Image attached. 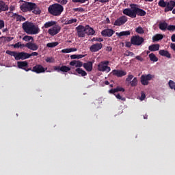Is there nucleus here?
Wrapping results in <instances>:
<instances>
[{"label":"nucleus","instance_id":"a878e982","mask_svg":"<svg viewBox=\"0 0 175 175\" xmlns=\"http://www.w3.org/2000/svg\"><path fill=\"white\" fill-rule=\"evenodd\" d=\"M17 65H18V68H19V69H24L25 68H27L28 66V62H27V61L18 62Z\"/></svg>","mask_w":175,"mask_h":175},{"label":"nucleus","instance_id":"37998d69","mask_svg":"<svg viewBox=\"0 0 175 175\" xmlns=\"http://www.w3.org/2000/svg\"><path fill=\"white\" fill-rule=\"evenodd\" d=\"M124 55L125 57H133V55H135V53H133V52H131V51H126L124 53Z\"/></svg>","mask_w":175,"mask_h":175},{"label":"nucleus","instance_id":"a19ab883","mask_svg":"<svg viewBox=\"0 0 175 175\" xmlns=\"http://www.w3.org/2000/svg\"><path fill=\"white\" fill-rule=\"evenodd\" d=\"M61 72H69L70 70V68L66 66H62L60 67Z\"/></svg>","mask_w":175,"mask_h":175},{"label":"nucleus","instance_id":"e433bc0d","mask_svg":"<svg viewBox=\"0 0 175 175\" xmlns=\"http://www.w3.org/2000/svg\"><path fill=\"white\" fill-rule=\"evenodd\" d=\"M129 84H131V87H136L137 85V78L134 77Z\"/></svg>","mask_w":175,"mask_h":175},{"label":"nucleus","instance_id":"de8ad7c7","mask_svg":"<svg viewBox=\"0 0 175 175\" xmlns=\"http://www.w3.org/2000/svg\"><path fill=\"white\" fill-rule=\"evenodd\" d=\"M167 29V31H172V32H174V31H175V25H168Z\"/></svg>","mask_w":175,"mask_h":175},{"label":"nucleus","instance_id":"39448f33","mask_svg":"<svg viewBox=\"0 0 175 175\" xmlns=\"http://www.w3.org/2000/svg\"><path fill=\"white\" fill-rule=\"evenodd\" d=\"M131 8H126L123 10L122 13L125 16H129L131 18H136V13L135 12V4L130 5Z\"/></svg>","mask_w":175,"mask_h":175},{"label":"nucleus","instance_id":"1a4fd4ad","mask_svg":"<svg viewBox=\"0 0 175 175\" xmlns=\"http://www.w3.org/2000/svg\"><path fill=\"white\" fill-rule=\"evenodd\" d=\"M131 42L134 46H140L144 42V38L139 36H135L131 38Z\"/></svg>","mask_w":175,"mask_h":175},{"label":"nucleus","instance_id":"7ed1b4c3","mask_svg":"<svg viewBox=\"0 0 175 175\" xmlns=\"http://www.w3.org/2000/svg\"><path fill=\"white\" fill-rule=\"evenodd\" d=\"M23 30L28 35H38L40 32V29L38 25H35L33 23L25 22L22 25Z\"/></svg>","mask_w":175,"mask_h":175},{"label":"nucleus","instance_id":"aec40b11","mask_svg":"<svg viewBox=\"0 0 175 175\" xmlns=\"http://www.w3.org/2000/svg\"><path fill=\"white\" fill-rule=\"evenodd\" d=\"M86 34H88L89 36H92L95 35V30H94L90 25H86L85 27Z\"/></svg>","mask_w":175,"mask_h":175},{"label":"nucleus","instance_id":"f03ea898","mask_svg":"<svg viewBox=\"0 0 175 175\" xmlns=\"http://www.w3.org/2000/svg\"><path fill=\"white\" fill-rule=\"evenodd\" d=\"M6 54L11 55V57H14L16 61H19V59H28V58H30L32 56L36 57L38 55V52H33L29 54L25 52H16L12 51H6Z\"/></svg>","mask_w":175,"mask_h":175},{"label":"nucleus","instance_id":"680f3d73","mask_svg":"<svg viewBox=\"0 0 175 175\" xmlns=\"http://www.w3.org/2000/svg\"><path fill=\"white\" fill-rule=\"evenodd\" d=\"M71 59H77V55H72L70 56Z\"/></svg>","mask_w":175,"mask_h":175},{"label":"nucleus","instance_id":"c756f323","mask_svg":"<svg viewBox=\"0 0 175 175\" xmlns=\"http://www.w3.org/2000/svg\"><path fill=\"white\" fill-rule=\"evenodd\" d=\"M159 29H161V31H166V29H167V23H161L159 25Z\"/></svg>","mask_w":175,"mask_h":175},{"label":"nucleus","instance_id":"a18cd8bd","mask_svg":"<svg viewBox=\"0 0 175 175\" xmlns=\"http://www.w3.org/2000/svg\"><path fill=\"white\" fill-rule=\"evenodd\" d=\"M55 1L61 5H66L68 3V0H55Z\"/></svg>","mask_w":175,"mask_h":175},{"label":"nucleus","instance_id":"603ef678","mask_svg":"<svg viewBox=\"0 0 175 175\" xmlns=\"http://www.w3.org/2000/svg\"><path fill=\"white\" fill-rule=\"evenodd\" d=\"M62 53H66V54L70 53V48L62 49Z\"/></svg>","mask_w":175,"mask_h":175},{"label":"nucleus","instance_id":"b1692460","mask_svg":"<svg viewBox=\"0 0 175 175\" xmlns=\"http://www.w3.org/2000/svg\"><path fill=\"white\" fill-rule=\"evenodd\" d=\"M159 44H153L148 46V50L150 51H158L159 50Z\"/></svg>","mask_w":175,"mask_h":175},{"label":"nucleus","instance_id":"4be33fe9","mask_svg":"<svg viewBox=\"0 0 175 175\" xmlns=\"http://www.w3.org/2000/svg\"><path fill=\"white\" fill-rule=\"evenodd\" d=\"M70 66H75V68H81L83 66V62L77 60H73L70 62Z\"/></svg>","mask_w":175,"mask_h":175},{"label":"nucleus","instance_id":"6e6d98bb","mask_svg":"<svg viewBox=\"0 0 175 175\" xmlns=\"http://www.w3.org/2000/svg\"><path fill=\"white\" fill-rule=\"evenodd\" d=\"M135 59H137V61H140L141 62H143V61L144 60V59L142 57V56H140V55L136 56V57H135Z\"/></svg>","mask_w":175,"mask_h":175},{"label":"nucleus","instance_id":"c9c22d12","mask_svg":"<svg viewBox=\"0 0 175 175\" xmlns=\"http://www.w3.org/2000/svg\"><path fill=\"white\" fill-rule=\"evenodd\" d=\"M135 32H137V33H139V35H142L144 33V29H143V27L139 26L135 29Z\"/></svg>","mask_w":175,"mask_h":175},{"label":"nucleus","instance_id":"a211bd4d","mask_svg":"<svg viewBox=\"0 0 175 175\" xmlns=\"http://www.w3.org/2000/svg\"><path fill=\"white\" fill-rule=\"evenodd\" d=\"M84 69H85V70L87 72H92V69H93V63L92 62H88L86 63L83 64V66Z\"/></svg>","mask_w":175,"mask_h":175},{"label":"nucleus","instance_id":"c03bdc74","mask_svg":"<svg viewBox=\"0 0 175 175\" xmlns=\"http://www.w3.org/2000/svg\"><path fill=\"white\" fill-rule=\"evenodd\" d=\"M114 95L117 99H119L120 100H122V102H125V100H126V99L124 97L121 96V95L120 94H114Z\"/></svg>","mask_w":175,"mask_h":175},{"label":"nucleus","instance_id":"2f4dec72","mask_svg":"<svg viewBox=\"0 0 175 175\" xmlns=\"http://www.w3.org/2000/svg\"><path fill=\"white\" fill-rule=\"evenodd\" d=\"M74 23H77V18H72V19H68L67 21H65V23H64V25H69L70 24H74Z\"/></svg>","mask_w":175,"mask_h":175},{"label":"nucleus","instance_id":"13d9d810","mask_svg":"<svg viewBox=\"0 0 175 175\" xmlns=\"http://www.w3.org/2000/svg\"><path fill=\"white\" fill-rule=\"evenodd\" d=\"M54 70H57V72H61V67L59 66H55L53 67Z\"/></svg>","mask_w":175,"mask_h":175},{"label":"nucleus","instance_id":"e2e57ef3","mask_svg":"<svg viewBox=\"0 0 175 175\" xmlns=\"http://www.w3.org/2000/svg\"><path fill=\"white\" fill-rule=\"evenodd\" d=\"M70 53L77 51V49H76V48H70Z\"/></svg>","mask_w":175,"mask_h":175},{"label":"nucleus","instance_id":"864d4df0","mask_svg":"<svg viewBox=\"0 0 175 175\" xmlns=\"http://www.w3.org/2000/svg\"><path fill=\"white\" fill-rule=\"evenodd\" d=\"M139 99L140 100H144V99H146V94L144 92H142Z\"/></svg>","mask_w":175,"mask_h":175},{"label":"nucleus","instance_id":"f8f14e48","mask_svg":"<svg viewBox=\"0 0 175 175\" xmlns=\"http://www.w3.org/2000/svg\"><path fill=\"white\" fill-rule=\"evenodd\" d=\"M47 70V68H44L42 65H36L33 68L32 71L36 73H44V72Z\"/></svg>","mask_w":175,"mask_h":175},{"label":"nucleus","instance_id":"58836bf2","mask_svg":"<svg viewBox=\"0 0 175 175\" xmlns=\"http://www.w3.org/2000/svg\"><path fill=\"white\" fill-rule=\"evenodd\" d=\"M56 46H58V42H49L46 44V47L49 48L56 47Z\"/></svg>","mask_w":175,"mask_h":175},{"label":"nucleus","instance_id":"5701e85b","mask_svg":"<svg viewBox=\"0 0 175 175\" xmlns=\"http://www.w3.org/2000/svg\"><path fill=\"white\" fill-rule=\"evenodd\" d=\"M159 54H160L162 57H166V58H172V55H170V53L166 50H160L159 51Z\"/></svg>","mask_w":175,"mask_h":175},{"label":"nucleus","instance_id":"473e14b6","mask_svg":"<svg viewBox=\"0 0 175 175\" xmlns=\"http://www.w3.org/2000/svg\"><path fill=\"white\" fill-rule=\"evenodd\" d=\"M149 58L152 62H157L158 61V57L154 53L149 54Z\"/></svg>","mask_w":175,"mask_h":175},{"label":"nucleus","instance_id":"9b49d317","mask_svg":"<svg viewBox=\"0 0 175 175\" xmlns=\"http://www.w3.org/2000/svg\"><path fill=\"white\" fill-rule=\"evenodd\" d=\"M77 36L79 38H85L87 34V31L85 30V27L83 25H79L76 27Z\"/></svg>","mask_w":175,"mask_h":175},{"label":"nucleus","instance_id":"bb28decb","mask_svg":"<svg viewBox=\"0 0 175 175\" xmlns=\"http://www.w3.org/2000/svg\"><path fill=\"white\" fill-rule=\"evenodd\" d=\"M116 35L117 36H119V38H121V36H128L129 35H131V31H122V32H116Z\"/></svg>","mask_w":175,"mask_h":175},{"label":"nucleus","instance_id":"2eb2a0df","mask_svg":"<svg viewBox=\"0 0 175 175\" xmlns=\"http://www.w3.org/2000/svg\"><path fill=\"white\" fill-rule=\"evenodd\" d=\"M101 35L103 36H108V38H110V36H113V35H114V30L111 29H105L101 32Z\"/></svg>","mask_w":175,"mask_h":175},{"label":"nucleus","instance_id":"ddd939ff","mask_svg":"<svg viewBox=\"0 0 175 175\" xmlns=\"http://www.w3.org/2000/svg\"><path fill=\"white\" fill-rule=\"evenodd\" d=\"M102 47H103V44H102V43H96L92 45L90 50L92 53H96L97 51H99Z\"/></svg>","mask_w":175,"mask_h":175},{"label":"nucleus","instance_id":"69168bd1","mask_svg":"<svg viewBox=\"0 0 175 175\" xmlns=\"http://www.w3.org/2000/svg\"><path fill=\"white\" fill-rule=\"evenodd\" d=\"M107 51H111V50H113V48H111V46H107Z\"/></svg>","mask_w":175,"mask_h":175},{"label":"nucleus","instance_id":"8fccbe9b","mask_svg":"<svg viewBox=\"0 0 175 175\" xmlns=\"http://www.w3.org/2000/svg\"><path fill=\"white\" fill-rule=\"evenodd\" d=\"M45 61H46V62H49V63H53V62H54V58H53V57H46V59H45Z\"/></svg>","mask_w":175,"mask_h":175},{"label":"nucleus","instance_id":"f704fd0d","mask_svg":"<svg viewBox=\"0 0 175 175\" xmlns=\"http://www.w3.org/2000/svg\"><path fill=\"white\" fill-rule=\"evenodd\" d=\"M23 40H24L25 42H31V40L33 42V38L31 36H25L23 38Z\"/></svg>","mask_w":175,"mask_h":175},{"label":"nucleus","instance_id":"09e8293b","mask_svg":"<svg viewBox=\"0 0 175 175\" xmlns=\"http://www.w3.org/2000/svg\"><path fill=\"white\" fill-rule=\"evenodd\" d=\"M92 42H103V38H94Z\"/></svg>","mask_w":175,"mask_h":175},{"label":"nucleus","instance_id":"7c9ffc66","mask_svg":"<svg viewBox=\"0 0 175 175\" xmlns=\"http://www.w3.org/2000/svg\"><path fill=\"white\" fill-rule=\"evenodd\" d=\"M75 71L78 75H81L83 77H84V76H87V72L81 68H77Z\"/></svg>","mask_w":175,"mask_h":175},{"label":"nucleus","instance_id":"9d476101","mask_svg":"<svg viewBox=\"0 0 175 175\" xmlns=\"http://www.w3.org/2000/svg\"><path fill=\"white\" fill-rule=\"evenodd\" d=\"M126 21H128V17L126 16H122L115 21L113 25L116 27H121V25H124Z\"/></svg>","mask_w":175,"mask_h":175},{"label":"nucleus","instance_id":"774afa93","mask_svg":"<svg viewBox=\"0 0 175 175\" xmlns=\"http://www.w3.org/2000/svg\"><path fill=\"white\" fill-rule=\"evenodd\" d=\"M105 84H106V85H109V81H105Z\"/></svg>","mask_w":175,"mask_h":175},{"label":"nucleus","instance_id":"412c9836","mask_svg":"<svg viewBox=\"0 0 175 175\" xmlns=\"http://www.w3.org/2000/svg\"><path fill=\"white\" fill-rule=\"evenodd\" d=\"M135 17L137 14V16H146V11L140 8H138L137 7H136V5H135Z\"/></svg>","mask_w":175,"mask_h":175},{"label":"nucleus","instance_id":"c85d7f7f","mask_svg":"<svg viewBox=\"0 0 175 175\" xmlns=\"http://www.w3.org/2000/svg\"><path fill=\"white\" fill-rule=\"evenodd\" d=\"M163 39V35L162 34H156L152 37L153 42H158L159 40H162Z\"/></svg>","mask_w":175,"mask_h":175},{"label":"nucleus","instance_id":"0eeeda50","mask_svg":"<svg viewBox=\"0 0 175 175\" xmlns=\"http://www.w3.org/2000/svg\"><path fill=\"white\" fill-rule=\"evenodd\" d=\"M59 32H61V26L57 23L48 30V33L51 36H55V35H57Z\"/></svg>","mask_w":175,"mask_h":175},{"label":"nucleus","instance_id":"49530a36","mask_svg":"<svg viewBox=\"0 0 175 175\" xmlns=\"http://www.w3.org/2000/svg\"><path fill=\"white\" fill-rule=\"evenodd\" d=\"M72 2H74L75 3H85V2H87V1L88 0H72Z\"/></svg>","mask_w":175,"mask_h":175},{"label":"nucleus","instance_id":"423d86ee","mask_svg":"<svg viewBox=\"0 0 175 175\" xmlns=\"http://www.w3.org/2000/svg\"><path fill=\"white\" fill-rule=\"evenodd\" d=\"M98 70L99 72H106L109 73L111 70V68L109 67V61L101 62L98 65Z\"/></svg>","mask_w":175,"mask_h":175},{"label":"nucleus","instance_id":"cd10ccee","mask_svg":"<svg viewBox=\"0 0 175 175\" xmlns=\"http://www.w3.org/2000/svg\"><path fill=\"white\" fill-rule=\"evenodd\" d=\"M0 10L6 12V10H9V7H8V5H6L5 2L0 1Z\"/></svg>","mask_w":175,"mask_h":175},{"label":"nucleus","instance_id":"3c124183","mask_svg":"<svg viewBox=\"0 0 175 175\" xmlns=\"http://www.w3.org/2000/svg\"><path fill=\"white\" fill-rule=\"evenodd\" d=\"M2 28H5V21L0 19V29H2Z\"/></svg>","mask_w":175,"mask_h":175},{"label":"nucleus","instance_id":"f257e3e1","mask_svg":"<svg viewBox=\"0 0 175 175\" xmlns=\"http://www.w3.org/2000/svg\"><path fill=\"white\" fill-rule=\"evenodd\" d=\"M20 9L24 13H27V12H32L33 14H40V13H42V11L40 10V8L38 7V5L32 2L23 1L20 6Z\"/></svg>","mask_w":175,"mask_h":175},{"label":"nucleus","instance_id":"6ab92c4d","mask_svg":"<svg viewBox=\"0 0 175 175\" xmlns=\"http://www.w3.org/2000/svg\"><path fill=\"white\" fill-rule=\"evenodd\" d=\"M57 24V22L56 21H48V22H46L44 23V25L42 26V29L44 28L45 29H47V28H50V27H54V25H55Z\"/></svg>","mask_w":175,"mask_h":175},{"label":"nucleus","instance_id":"ea45409f","mask_svg":"<svg viewBox=\"0 0 175 175\" xmlns=\"http://www.w3.org/2000/svg\"><path fill=\"white\" fill-rule=\"evenodd\" d=\"M14 49H20V47H25V44H22L21 42H17L13 45Z\"/></svg>","mask_w":175,"mask_h":175},{"label":"nucleus","instance_id":"393cba45","mask_svg":"<svg viewBox=\"0 0 175 175\" xmlns=\"http://www.w3.org/2000/svg\"><path fill=\"white\" fill-rule=\"evenodd\" d=\"M125 92V89L119 86L115 89H111L109 90L110 94H116V92Z\"/></svg>","mask_w":175,"mask_h":175},{"label":"nucleus","instance_id":"72a5a7b5","mask_svg":"<svg viewBox=\"0 0 175 175\" xmlns=\"http://www.w3.org/2000/svg\"><path fill=\"white\" fill-rule=\"evenodd\" d=\"M14 18L16 20V21H25V18L24 16L18 15V14H15L14 15Z\"/></svg>","mask_w":175,"mask_h":175},{"label":"nucleus","instance_id":"4c0bfd02","mask_svg":"<svg viewBox=\"0 0 175 175\" xmlns=\"http://www.w3.org/2000/svg\"><path fill=\"white\" fill-rule=\"evenodd\" d=\"M167 5V2L165 1V0H160L159 1V6L161 8H166Z\"/></svg>","mask_w":175,"mask_h":175},{"label":"nucleus","instance_id":"bf43d9fd","mask_svg":"<svg viewBox=\"0 0 175 175\" xmlns=\"http://www.w3.org/2000/svg\"><path fill=\"white\" fill-rule=\"evenodd\" d=\"M131 46H132V42H126V47H131Z\"/></svg>","mask_w":175,"mask_h":175},{"label":"nucleus","instance_id":"4468645a","mask_svg":"<svg viewBox=\"0 0 175 175\" xmlns=\"http://www.w3.org/2000/svg\"><path fill=\"white\" fill-rule=\"evenodd\" d=\"M175 7V1L173 0H171L168 2H167V6L165 7L164 11L165 12H172L173 9H174Z\"/></svg>","mask_w":175,"mask_h":175},{"label":"nucleus","instance_id":"dca6fc26","mask_svg":"<svg viewBox=\"0 0 175 175\" xmlns=\"http://www.w3.org/2000/svg\"><path fill=\"white\" fill-rule=\"evenodd\" d=\"M112 74L117 77H122V76H126V72L122 70H113Z\"/></svg>","mask_w":175,"mask_h":175},{"label":"nucleus","instance_id":"20e7f679","mask_svg":"<svg viewBox=\"0 0 175 175\" xmlns=\"http://www.w3.org/2000/svg\"><path fill=\"white\" fill-rule=\"evenodd\" d=\"M48 12L50 13V14H52V16H61L64 12V6L62 4L58 3L52 4L49 5Z\"/></svg>","mask_w":175,"mask_h":175},{"label":"nucleus","instance_id":"6e6552de","mask_svg":"<svg viewBox=\"0 0 175 175\" xmlns=\"http://www.w3.org/2000/svg\"><path fill=\"white\" fill-rule=\"evenodd\" d=\"M155 77L151 74L143 75L141 77V83L143 85H148V81L152 80Z\"/></svg>","mask_w":175,"mask_h":175},{"label":"nucleus","instance_id":"5fc2aeb1","mask_svg":"<svg viewBox=\"0 0 175 175\" xmlns=\"http://www.w3.org/2000/svg\"><path fill=\"white\" fill-rule=\"evenodd\" d=\"M74 12H84V9L82 8H74Z\"/></svg>","mask_w":175,"mask_h":175},{"label":"nucleus","instance_id":"052dcab7","mask_svg":"<svg viewBox=\"0 0 175 175\" xmlns=\"http://www.w3.org/2000/svg\"><path fill=\"white\" fill-rule=\"evenodd\" d=\"M84 55H77V59H80L81 58H84Z\"/></svg>","mask_w":175,"mask_h":175},{"label":"nucleus","instance_id":"0e129e2a","mask_svg":"<svg viewBox=\"0 0 175 175\" xmlns=\"http://www.w3.org/2000/svg\"><path fill=\"white\" fill-rule=\"evenodd\" d=\"M171 40H172V42H175V34H173L171 36Z\"/></svg>","mask_w":175,"mask_h":175},{"label":"nucleus","instance_id":"4d7b16f0","mask_svg":"<svg viewBox=\"0 0 175 175\" xmlns=\"http://www.w3.org/2000/svg\"><path fill=\"white\" fill-rule=\"evenodd\" d=\"M95 2H100L101 3H106L109 0H94Z\"/></svg>","mask_w":175,"mask_h":175},{"label":"nucleus","instance_id":"f3484780","mask_svg":"<svg viewBox=\"0 0 175 175\" xmlns=\"http://www.w3.org/2000/svg\"><path fill=\"white\" fill-rule=\"evenodd\" d=\"M25 47L29 49V50H32V51H36L38 49H39V46L38 44L33 43V42H28L25 44Z\"/></svg>","mask_w":175,"mask_h":175},{"label":"nucleus","instance_id":"338daca9","mask_svg":"<svg viewBox=\"0 0 175 175\" xmlns=\"http://www.w3.org/2000/svg\"><path fill=\"white\" fill-rule=\"evenodd\" d=\"M106 21H107V24H110V19H109V18H106Z\"/></svg>","mask_w":175,"mask_h":175},{"label":"nucleus","instance_id":"79ce46f5","mask_svg":"<svg viewBox=\"0 0 175 175\" xmlns=\"http://www.w3.org/2000/svg\"><path fill=\"white\" fill-rule=\"evenodd\" d=\"M133 79V75L129 74L128 76H127V78L126 79V83L127 84H129L131 81H132V79Z\"/></svg>","mask_w":175,"mask_h":175}]
</instances>
